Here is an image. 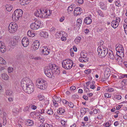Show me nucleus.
<instances>
[{"label": "nucleus", "mask_w": 127, "mask_h": 127, "mask_svg": "<svg viewBox=\"0 0 127 127\" xmlns=\"http://www.w3.org/2000/svg\"><path fill=\"white\" fill-rule=\"evenodd\" d=\"M97 51L98 55L101 58L105 57L108 53V49L106 47H103L102 45L99 46L97 49Z\"/></svg>", "instance_id": "obj_1"}, {"label": "nucleus", "mask_w": 127, "mask_h": 127, "mask_svg": "<svg viewBox=\"0 0 127 127\" xmlns=\"http://www.w3.org/2000/svg\"><path fill=\"white\" fill-rule=\"evenodd\" d=\"M73 61L69 59L65 60L62 62V65L63 67L66 69H70L73 66Z\"/></svg>", "instance_id": "obj_2"}, {"label": "nucleus", "mask_w": 127, "mask_h": 127, "mask_svg": "<svg viewBox=\"0 0 127 127\" xmlns=\"http://www.w3.org/2000/svg\"><path fill=\"white\" fill-rule=\"evenodd\" d=\"M36 82L38 88L42 90L46 89L47 87V85L45 80L41 78L38 79L37 80Z\"/></svg>", "instance_id": "obj_3"}, {"label": "nucleus", "mask_w": 127, "mask_h": 127, "mask_svg": "<svg viewBox=\"0 0 127 127\" xmlns=\"http://www.w3.org/2000/svg\"><path fill=\"white\" fill-rule=\"evenodd\" d=\"M23 12L20 9H17L15 10L14 13L12 15V18L15 21H16L18 20L19 17L22 15Z\"/></svg>", "instance_id": "obj_4"}, {"label": "nucleus", "mask_w": 127, "mask_h": 127, "mask_svg": "<svg viewBox=\"0 0 127 127\" xmlns=\"http://www.w3.org/2000/svg\"><path fill=\"white\" fill-rule=\"evenodd\" d=\"M47 11L46 10H43V11L40 9L36 10L34 13V15L36 17L41 18L45 17L47 15ZM50 15L49 14L48 16Z\"/></svg>", "instance_id": "obj_5"}, {"label": "nucleus", "mask_w": 127, "mask_h": 127, "mask_svg": "<svg viewBox=\"0 0 127 127\" xmlns=\"http://www.w3.org/2000/svg\"><path fill=\"white\" fill-rule=\"evenodd\" d=\"M32 82V81L28 77H25L21 81V86L23 89Z\"/></svg>", "instance_id": "obj_6"}, {"label": "nucleus", "mask_w": 127, "mask_h": 127, "mask_svg": "<svg viewBox=\"0 0 127 127\" xmlns=\"http://www.w3.org/2000/svg\"><path fill=\"white\" fill-rule=\"evenodd\" d=\"M52 65H50L48 66L47 68L44 69V73L49 78H52L53 75Z\"/></svg>", "instance_id": "obj_7"}, {"label": "nucleus", "mask_w": 127, "mask_h": 127, "mask_svg": "<svg viewBox=\"0 0 127 127\" xmlns=\"http://www.w3.org/2000/svg\"><path fill=\"white\" fill-rule=\"evenodd\" d=\"M17 25L15 22L10 23L8 27V30L9 32L12 33H14L17 29Z\"/></svg>", "instance_id": "obj_8"}, {"label": "nucleus", "mask_w": 127, "mask_h": 127, "mask_svg": "<svg viewBox=\"0 0 127 127\" xmlns=\"http://www.w3.org/2000/svg\"><path fill=\"white\" fill-rule=\"evenodd\" d=\"M33 86L34 85L32 82L23 89L25 92L28 94H31L34 91V87Z\"/></svg>", "instance_id": "obj_9"}, {"label": "nucleus", "mask_w": 127, "mask_h": 127, "mask_svg": "<svg viewBox=\"0 0 127 127\" xmlns=\"http://www.w3.org/2000/svg\"><path fill=\"white\" fill-rule=\"evenodd\" d=\"M40 22L39 21H37L34 23H32L31 24L30 27L31 28L32 30H36L40 27Z\"/></svg>", "instance_id": "obj_10"}, {"label": "nucleus", "mask_w": 127, "mask_h": 127, "mask_svg": "<svg viewBox=\"0 0 127 127\" xmlns=\"http://www.w3.org/2000/svg\"><path fill=\"white\" fill-rule=\"evenodd\" d=\"M116 50L117 52L121 53L124 54V49L122 46L120 44H117L116 45Z\"/></svg>", "instance_id": "obj_11"}, {"label": "nucleus", "mask_w": 127, "mask_h": 127, "mask_svg": "<svg viewBox=\"0 0 127 127\" xmlns=\"http://www.w3.org/2000/svg\"><path fill=\"white\" fill-rule=\"evenodd\" d=\"M81 8L78 7L75 8L73 11V14L74 16H77L80 15L82 12Z\"/></svg>", "instance_id": "obj_12"}, {"label": "nucleus", "mask_w": 127, "mask_h": 127, "mask_svg": "<svg viewBox=\"0 0 127 127\" xmlns=\"http://www.w3.org/2000/svg\"><path fill=\"white\" fill-rule=\"evenodd\" d=\"M22 45L25 47L27 46L29 44V40L26 37H24L22 40Z\"/></svg>", "instance_id": "obj_13"}, {"label": "nucleus", "mask_w": 127, "mask_h": 127, "mask_svg": "<svg viewBox=\"0 0 127 127\" xmlns=\"http://www.w3.org/2000/svg\"><path fill=\"white\" fill-rule=\"evenodd\" d=\"M18 40L17 36H14L13 40L10 42V44L12 46H15L17 44Z\"/></svg>", "instance_id": "obj_14"}, {"label": "nucleus", "mask_w": 127, "mask_h": 127, "mask_svg": "<svg viewBox=\"0 0 127 127\" xmlns=\"http://www.w3.org/2000/svg\"><path fill=\"white\" fill-rule=\"evenodd\" d=\"M0 51L2 53L4 52L6 50V48L4 43L2 41H0Z\"/></svg>", "instance_id": "obj_15"}, {"label": "nucleus", "mask_w": 127, "mask_h": 127, "mask_svg": "<svg viewBox=\"0 0 127 127\" xmlns=\"http://www.w3.org/2000/svg\"><path fill=\"white\" fill-rule=\"evenodd\" d=\"M42 54L44 55H47L49 53V51L46 47L43 46L41 49Z\"/></svg>", "instance_id": "obj_16"}, {"label": "nucleus", "mask_w": 127, "mask_h": 127, "mask_svg": "<svg viewBox=\"0 0 127 127\" xmlns=\"http://www.w3.org/2000/svg\"><path fill=\"white\" fill-rule=\"evenodd\" d=\"M39 45V41L38 40H35L34 42L32 44V46L33 47L34 50H36L38 49Z\"/></svg>", "instance_id": "obj_17"}, {"label": "nucleus", "mask_w": 127, "mask_h": 127, "mask_svg": "<svg viewBox=\"0 0 127 127\" xmlns=\"http://www.w3.org/2000/svg\"><path fill=\"white\" fill-rule=\"evenodd\" d=\"M51 65L53 66L52 68V69L53 70V73L55 72L56 74H59L60 73L59 69L56 67L55 65L51 64Z\"/></svg>", "instance_id": "obj_18"}, {"label": "nucleus", "mask_w": 127, "mask_h": 127, "mask_svg": "<svg viewBox=\"0 0 127 127\" xmlns=\"http://www.w3.org/2000/svg\"><path fill=\"white\" fill-rule=\"evenodd\" d=\"M40 36L43 37L45 38H47L48 36V34L47 32L43 31L41 32L39 34Z\"/></svg>", "instance_id": "obj_19"}, {"label": "nucleus", "mask_w": 127, "mask_h": 127, "mask_svg": "<svg viewBox=\"0 0 127 127\" xmlns=\"http://www.w3.org/2000/svg\"><path fill=\"white\" fill-rule=\"evenodd\" d=\"M110 72L109 71L108 69H107L104 71V77L105 78L108 79L110 75Z\"/></svg>", "instance_id": "obj_20"}, {"label": "nucleus", "mask_w": 127, "mask_h": 127, "mask_svg": "<svg viewBox=\"0 0 127 127\" xmlns=\"http://www.w3.org/2000/svg\"><path fill=\"white\" fill-rule=\"evenodd\" d=\"M19 2L22 5L28 4L29 2L28 0H19Z\"/></svg>", "instance_id": "obj_21"}, {"label": "nucleus", "mask_w": 127, "mask_h": 127, "mask_svg": "<svg viewBox=\"0 0 127 127\" xmlns=\"http://www.w3.org/2000/svg\"><path fill=\"white\" fill-rule=\"evenodd\" d=\"M84 22L86 24L89 25L91 24L92 21L90 17H87L85 19Z\"/></svg>", "instance_id": "obj_22"}, {"label": "nucleus", "mask_w": 127, "mask_h": 127, "mask_svg": "<svg viewBox=\"0 0 127 127\" xmlns=\"http://www.w3.org/2000/svg\"><path fill=\"white\" fill-rule=\"evenodd\" d=\"M108 56L109 58L113 60L115 59V56H114L113 53L112 51H110L109 52Z\"/></svg>", "instance_id": "obj_23"}, {"label": "nucleus", "mask_w": 127, "mask_h": 127, "mask_svg": "<svg viewBox=\"0 0 127 127\" xmlns=\"http://www.w3.org/2000/svg\"><path fill=\"white\" fill-rule=\"evenodd\" d=\"M79 60L80 62L82 63L86 62L88 61L87 58L86 57H82V56H81V57L79 58Z\"/></svg>", "instance_id": "obj_24"}, {"label": "nucleus", "mask_w": 127, "mask_h": 127, "mask_svg": "<svg viewBox=\"0 0 127 127\" xmlns=\"http://www.w3.org/2000/svg\"><path fill=\"white\" fill-rule=\"evenodd\" d=\"M115 59L117 62H122V59L121 57L118 55L117 54L116 55L115 57Z\"/></svg>", "instance_id": "obj_25"}, {"label": "nucleus", "mask_w": 127, "mask_h": 127, "mask_svg": "<svg viewBox=\"0 0 127 127\" xmlns=\"http://www.w3.org/2000/svg\"><path fill=\"white\" fill-rule=\"evenodd\" d=\"M119 24L114 20L113 21L111 22V26L114 29H115L118 27Z\"/></svg>", "instance_id": "obj_26"}, {"label": "nucleus", "mask_w": 127, "mask_h": 127, "mask_svg": "<svg viewBox=\"0 0 127 127\" xmlns=\"http://www.w3.org/2000/svg\"><path fill=\"white\" fill-rule=\"evenodd\" d=\"M6 10L8 11H10L12 9V7L10 5L6 4L5 5Z\"/></svg>", "instance_id": "obj_27"}, {"label": "nucleus", "mask_w": 127, "mask_h": 127, "mask_svg": "<svg viewBox=\"0 0 127 127\" xmlns=\"http://www.w3.org/2000/svg\"><path fill=\"white\" fill-rule=\"evenodd\" d=\"M27 34L29 36L32 37H33L35 36L34 33L30 31H28L27 33Z\"/></svg>", "instance_id": "obj_28"}, {"label": "nucleus", "mask_w": 127, "mask_h": 127, "mask_svg": "<svg viewBox=\"0 0 127 127\" xmlns=\"http://www.w3.org/2000/svg\"><path fill=\"white\" fill-rule=\"evenodd\" d=\"M121 84L123 85L122 86V88L123 89V87L125 89V87L124 86V85H127V79H125L123 80L121 82Z\"/></svg>", "instance_id": "obj_29"}, {"label": "nucleus", "mask_w": 127, "mask_h": 127, "mask_svg": "<svg viewBox=\"0 0 127 127\" xmlns=\"http://www.w3.org/2000/svg\"><path fill=\"white\" fill-rule=\"evenodd\" d=\"M82 20L80 19H78L77 20V25L78 27H80L82 24Z\"/></svg>", "instance_id": "obj_30"}, {"label": "nucleus", "mask_w": 127, "mask_h": 127, "mask_svg": "<svg viewBox=\"0 0 127 127\" xmlns=\"http://www.w3.org/2000/svg\"><path fill=\"white\" fill-rule=\"evenodd\" d=\"M1 77L4 80H7L8 79L9 77L6 74H2Z\"/></svg>", "instance_id": "obj_31"}, {"label": "nucleus", "mask_w": 127, "mask_h": 127, "mask_svg": "<svg viewBox=\"0 0 127 127\" xmlns=\"http://www.w3.org/2000/svg\"><path fill=\"white\" fill-rule=\"evenodd\" d=\"M26 124L28 126H31L33 125V122L32 121L28 120L26 121Z\"/></svg>", "instance_id": "obj_32"}, {"label": "nucleus", "mask_w": 127, "mask_h": 127, "mask_svg": "<svg viewBox=\"0 0 127 127\" xmlns=\"http://www.w3.org/2000/svg\"><path fill=\"white\" fill-rule=\"evenodd\" d=\"M6 62L0 56V64L5 65Z\"/></svg>", "instance_id": "obj_33"}, {"label": "nucleus", "mask_w": 127, "mask_h": 127, "mask_svg": "<svg viewBox=\"0 0 127 127\" xmlns=\"http://www.w3.org/2000/svg\"><path fill=\"white\" fill-rule=\"evenodd\" d=\"M65 111V110L63 108H60L57 110V113H60V114H62V113H63Z\"/></svg>", "instance_id": "obj_34"}, {"label": "nucleus", "mask_w": 127, "mask_h": 127, "mask_svg": "<svg viewBox=\"0 0 127 127\" xmlns=\"http://www.w3.org/2000/svg\"><path fill=\"white\" fill-rule=\"evenodd\" d=\"M111 125V122L109 121L104 123L103 124V125L106 127H109Z\"/></svg>", "instance_id": "obj_35"}, {"label": "nucleus", "mask_w": 127, "mask_h": 127, "mask_svg": "<svg viewBox=\"0 0 127 127\" xmlns=\"http://www.w3.org/2000/svg\"><path fill=\"white\" fill-rule=\"evenodd\" d=\"M81 38V37H78L76 38L75 39L74 41L76 44H78L79 43Z\"/></svg>", "instance_id": "obj_36"}, {"label": "nucleus", "mask_w": 127, "mask_h": 127, "mask_svg": "<svg viewBox=\"0 0 127 127\" xmlns=\"http://www.w3.org/2000/svg\"><path fill=\"white\" fill-rule=\"evenodd\" d=\"M12 94V92L11 90H7L6 92V94L7 95L10 96Z\"/></svg>", "instance_id": "obj_37"}, {"label": "nucleus", "mask_w": 127, "mask_h": 127, "mask_svg": "<svg viewBox=\"0 0 127 127\" xmlns=\"http://www.w3.org/2000/svg\"><path fill=\"white\" fill-rule=\"evenodd\" d=\"M63 35V34L62 33V32L61 31L58 32L56 34V36H57V37L58 36L59 37L62 36Z\"/></svg>", "instance_id": "obj_38"}, {"label": "nucleus", "mask_w": 127, "mask_h": 127, "mask_svg": "<svg viewBox=\"0 0 127 127\" xmlns=\"http://www.w3.org/2000/svg\"><path fill=\"white\" fill-rule=\"evenodd\" d=\"M47 113L48 114L51 115L53 113V111L52 109L50 108L48 109L47 111Z\"/></svg>", "instance_id": "obj_39"}, {"label": "nucleus", "mask_w": 127, "mask_h": 127, "mask_svg": "<svg viewBox=\"0 0 127 127\" xmlns=\"http://www.w3.org/2000/svg\"><path fill=\"white\" fill-rule=\"evenodd\" d=\"M30 105H29L26 106L25 107L24 109V111H28L29 110V109L30 108Z\"/></svg>", "instance_id": "obj_40"}, {"label": "nucleus", "mask_w": 127, "mask_h": 127, "mask_svg": "<svg viewBox=\"0 0 127 127\" xmlns=\"http://www.w3.org/2000/svg\"><path fill=\"white\" fill-rule=\"evenodd\" d=\"M66 122L63 120L61 121V124L63 127H65L66 125Z\"/></svg>", "instance_id": "obj_41"}, {"label": "nucleus", "mask_w": 127, "mask_h": 127, "mask_svg": "<svg viewBox=\"0 0 127 127\" xmlns=\"http://www.w3.org/2000/svg\"><path fill=\"white\" fill-rule=\"evenodd\" d=\"M53 98L57 102H58L59 100H61V98L60 97H59L56 96H54L53 97Z\"/></svg>", "instance_id": "obj_42"}, {"label": "nucleus", "mask_w": 127, "mask_h": 127, "mask_svg": "<svg viewBox=\"0 0 127 127\" xmlns=\"http://www.w3.org/2000/svg\"><path fill=\"white\" fill-rule=\"evenodd\" d=\"M67 104L71 108H73L74 107L73 104L72 102H68V103Z\"/></svg>", "instance_id": "obj_43"}, {"label": "nucleus", "mask_w": 127, "mask_h": 127, "mask_svg": "<svg viewBox=\"0 0 127 127\" xmlns=\"http://www.w3.org/2000/svg\"><path fill=\"white\" fill-rule=\"evenodd\" d=\"M115 97L116 98V99L118 100H120L122 98L121 96L119 95H116L115 96Z\"/></svg>", "instance_id": "obj_44"}, {"label": "nucleus", "mask_w": 127, "mask_h": 127, "mask_svg": "<svg viewBox=\"0 0 127 127\" xmlns=\"http://www.w3.org/2000/svg\"><path fill=\"white\" fill-rule=\"evenodd\" d=\"M13 71V68L11 67H9L8 69V73H11Z\"/></svg>", "instance_id": "obj_45"}, {"label": "nucleus", "mask_w": 127, "mask_h": 127, "mask_svg": "<svg viewBox=\"0 0 127 127\" xmlns=\"http://www.w3.org/2000/svg\"><path fill=\"white\" fill-rule=\"evenodd\" d=\"M91 71L90 70L87 69L85 70L84 72L85 73L87 74H88L91 72Z\"/></svg>", "instance_id": "obj_46"}, {"label": "nucleus", "mask_w": 127, "mask_h": 127, "mask_svg": "<svg viewBox=\"0 0 127 127\" xmlns=\"http://www.w3.org/2000/svg\"><path fill=\"white\" fill-rule=\"evenodd\" d=\"M56 30L55 28L54 27H52L51 28L50 30V31L52 33H54L55 32Z\"/></svg>", "instance_id": "obj_47"}, {"label": "nucleus", "mask_w": 127, "mask_h": 127, "mask_svg": "<svg viewBox=\"0 0 127 127\" xmlns=\"http://www.w3.org/2000/svg\"><path fill=\"white\" fill-rule=\"evenodd\" d=\"M13 113L17 114L18 113V111L16 108H14L12 110Z\"/></svg>", "instance_id": "obj_48"}, {"label": "nucleus", "mask_w": 127, "mask_h": 127, "mask_svg": "<svg viewBox=\"0 0 127 127\" xmlns=\"http://www.w3.org/2000/svg\"><path fill=\"white\" fill-rule=\"evenodd\" d=\"M121 19L119 18H116V20H114L115 22L118 23L119 24V23L120 22Z\"/></svg>", "instance_id": "obj_49"}, {"label": "nucleus", "mask_w": 127, "mask_h": 127, "mask_svg": "<svg viewBox=\"0 0 127 127\" xmlns=\"http://www.w3.org/2000/svg\"><path fill=\"white\" fill-rule=\"evenodd\" d=\"M104 96L105 97L107 98H110L111 97L110 95L108 93H106L104 94Z\"/></svg>", "instance_id": "obj_50"}, {"label": "nucleus", "mask_w": 127, "mask_h": 127, "mask_svg": "<svg viewBox=\"0 0 127 127\" xmlns=\"http://www.w3.org/2000/svg\"><path fill=\"white\" fill-rule=\"evenodd\" d=\"M77 1L80 4H82L83 3V0H77Z\"/></svg>", "instance_id": "obj_51"}, {"label": "nucleus", "mask_w": 127, "mask_h": 127, "mask_svg": "<svg viewBox=\"0 0 127 127\" xmlns=\"http://www.w3.org/2000/svg\"><path fill=\"white\" fill-rule=\"evenodd\" d=\"M84 32L85 34H87L90 31L88 29H86L85 30Z\"/></svg>", "instance_id": "obj_52"}, {"label": "nucleus", "mask_w": 127, "mask_h": 127, "mask_svg": "<svg viewBox=\"0 0 127 127\" xmlns=\"http://www.w3.org/2000/svg\"><path fill=\"white\" fill-rule=\"evenodd\" d=\"M45 126H46V127H52V125L51 124H45Z\"/></svg>", "instance_id": "obj_53"}, {"label": "nucleus", "mask_w": 127, "mask_h": 127, "mask_svg": "<svg viewBox=\"0 0 127 127\" xmlns=\"http://www.w3.org/2000/svg\"><path fill=\"white\" fill-rule=\"evenodd\" d=\"M53 102L55 106L56 107L58 106V103H57V102L54 99L53 100Z\"/></svg>", "instance_id": "obj_54"}, {"label": "nucleus", "mask_w": 127, "mask_h": 127, "mask_svg": "<svg viewBox=\"0 0 127 127\" xmlns=\"http://www.w3.org/2000/svg\"><path fill=\"white\" fill-rule=\"evenodd\" d=\"M64 16H62V17L60 18V22H62L64 20Z\"/></svg>", "instance_id": "obj_55"}, {"label": "nucleus", "mask_w": 127, "mask_h": 127, "mask_svg": "<svg viewBox=\"0 0 127 127\" xmlns=\"http://www.w3.org/2000/svg\"><path fill=\"white\" fill-rule=\"evenodd\" d=\"M4 119L5 118V119H4L3 120V125L4 126L6 125V119H5L6 118H4Z\"/></svg>", "instance_id": "obj_56"}, {"label": "nucleus", "mask_w": 127, "mask_h": 127, "mask_svg": "<svg viewBox=\"0 0 127 127\" xmlns=\"http://www.w3.org/2000/svg\"><path fill=\"white\" fill-rule=\"evenodd\" d=\"M120 3V2L119 1H116L115 2V4L116 6L118 7H119V4Z\"/></svg>", "instance_id": "obj_57"}, {"label": "nucleus", "mask_w": 127, "mask_h": 127, "mask_svg": "<svg viewBox=\"0 0 127 127\" xmlns=\"http://www.w3.org/2000/svg\"><path fill=\"white\" fill-rule=\"evenodd\" d=\"M62 102L64 104H67L68 103V102L65 99L63 100L62 101Z\"/></svg>", "instance_id": "obj_58"}, {"label": "nucleus", "mask_w": 127, "mask_h": 127, "mask_svg": "<svg viewBox=\"0 0 127 127\" xmlns=\"http://www.w3.org/2000/svg\"><path fill=\"white\" fill-rule=\"evenodd\" d=\"M90 88L92 89H94L95 88V87L94 84L91 85Z\"/></svg>", "instance_id": "obj_59"}, {"label": "nucleus", "mask_w": 127, "mask_h": 127, "mask_svg": "<svg viewBox=\"0 0 127 127\" xmlns=\"http://www.w3.org/2000/svg\"><path fill=\"white\" fill-rule=\"evenodd\" d=\"M61 39L62 41H65L66 40V38L65 37L63 36L61 37Z\"/></svg>", "instance_id": "obj_60"}, {"label": "nucleus", "mask_w": 127, "mask_h": 127, "mask_svg": "<svg viewBox=\"0 0 127 127\" xmlns=\"http://www.w3.org/2000/svg\"><path fill=\"white\" fill-rule=\"evenodd\" d=\"M76 89L75 87L74 86H72L70 88V89L71 90H74Z\"/></svg>", "instance_id": "obj_61"}, {"label": "nucleus", "mask_w": 127, "mask_h": 127, "mask_svg": "<svg viewBox=\"0 0 127 127\" xmlns=\"http://www.w3.org/2000/svg\"><path fill=\"white\" fill-rule=\"evenodd\" d=\"M31 108L33 110L35 109L36 108V107L35 105H32L31 106Z\"/></svg>", "instance_id": "obj_62"}, {"label": "nucleus", "mask_w": 127, "mask_h": 127, "mask_svg": "<svg viewBox=\"0 0 127 127\" xmlns=\"http://www.w3.org/2000/svg\"><path fill=\"white\" fill-rule=\"evenodd\" d=\"M83 97L84 99L86 100H87L88 99V96L85 95H83Z\"/></svg>", "instance_id": "obj_63"}, {"label": "nucleus", "mask_w": 127, "mask_h": 127, "mask_svg": "<svg viewBox=\"0 0 127 127\" xmlns=\"http://www.w3.org/2000/svg\"><path fill=\"white\" fill-rule=\"evenodd\" d=\"M114 90L113 89L111 88H109L108 90V91L109 92H111L114 91Z\"/></svg>", "instance_id": "obj_64"}]
</instances>
